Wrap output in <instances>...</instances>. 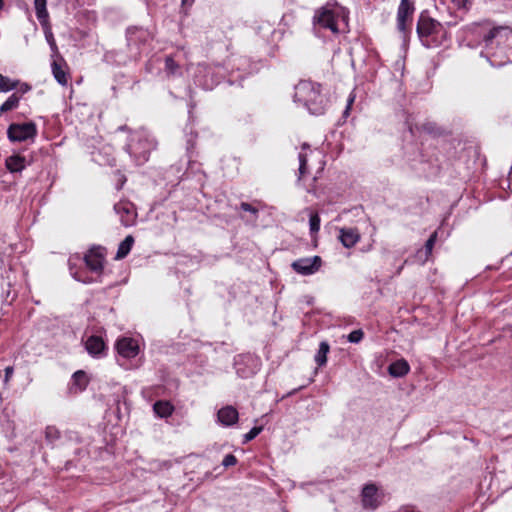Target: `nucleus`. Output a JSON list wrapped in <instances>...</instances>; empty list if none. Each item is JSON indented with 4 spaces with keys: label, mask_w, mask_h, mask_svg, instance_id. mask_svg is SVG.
Returning a JSON list of instances; mask_svg holds the SVG:
<instances>
[{
    "label": "nucleus",
    "mask_w": 512,
    "mask_h": 512,
    "mask_svg": "<svg viewBox=\"0 0 512 512\" xmlns=\"http://www.w3.org/2000/svg\"><path fill=\"white\" fill-rule=\"evenodd\" d=\"M52 72L59 84L63 86L67 85L69 77L65 72L63 66L57 61H53L52 63Z\"/></svg>",
    "instance_id": "obj_18"
},
{
    "label": "nucleus",
    "mask_w": 512,
    "mask_h": 512,
    "mask_svg": "<svg viewBox=\"0 0 512 512\" xmlns=\"http://www.w3.org/2000/svg\"><path fill=\"white\" fill-rule=\"evenodd\" d=\"M46 437L50 440L57 439L59 437L58 431L52 427H47L46 429Z\"/></svg>",
    "instance_id": "obj_31"
},
{
    "label": "nucleus",
    "mask_w": 512,
    "mask_h": 512,
    "mask_svg": "<svg viewBox=\"0 0 512 512\" xmlns=\"http://www.w3.org/2000/svg\"><path fill=\"white\" fill-rule=\"evenodd\" d=\"M353 101H354V98H353V97H350V98H349V100H348V106H347V109H346L345 113H347V112H348V110H349V108H350L351 104L353 103Z\"/></svg>",
    "instance_id": "obj_35"
},
{
    "label": "nucleus",
    "mask_w": 512,
    "mask_h": 512,
    "mask_svg": "<svg viewBox=\"0 0 512 512\" xmlns=\"http://www.w3.org/2000/svg\"><path fill=\"white\" fill-rule=\"evenodd\" d=\"M19 84H20L19 81L12 80V79L0 74V92H8L13 89H18ZM29 89H30V87L27 84H22L19 88V90L22 93L28 92Z\"/></svg>",
    "instance_id": "obj_14"
},
{
    "label": "nucleus",
    "mask_w": 512,
    "mask_h": 512,
    "mask_svg": "<svg viewBox=\"0 0 512 512\" xmlns=\"http://www.w3.org/2000/svg\"><path fill=\"white\" fill-rule=\"evenodd\" d=\"M236 463H237L236 457L234 455H232V454H228L223 459L222 465L224 467H230V466L235 465Z\"/></svg>",
    "instance_id": "obj_29"
},
{
    "label": "nucleus",
    "mask_w": 512,
    "mask_h": 512,
    "mask_svg": "<svg viewBox=\"0 0 512 512\" xmlns=\"http://www.w3.org/2000/svg\"><path fill=\"white\" fill-rule=\"evenodd\" d=\"M339 233V240L346 248L355 246L361 238L357 228H340Z\"/></svg>",
    "instance_id": "obj_12"
},
{
    "label": "nucleus",
    "mask_w": 512,
    "mask_h": 512,
    "mask_svg": "<svg viewBox=\"0 0 512 512\" xmlns=\"http://www.w3.org/2000/svg\"><path fill=\"white\" fill-rule=\"evenodd\" d=\"M138 344L132 338H122L117 342L118 353L125 358H133L138 354Z\"/></svg>",
    "instance_id": "obj_11"
},
{
    "label": "nucleus",
    "mask_w": 512,
    "mask_h": 512,
    "mask_svg": "<svg viewBox=\"0 0 512 512\" xmlns=\"http://www.w3.org/2000/svg\"><path fill=\"white\" fill-rule=\"evenodd\" d=\"M496 39L498 45H512V30L508 27L493 28L485 37L484 41L489 44Z\"/></svg>",
    "instance_id": "obj_8"
},
{
    "label": "nucleus",
    "mask_w": 512,
    "mask_h": 512,
    "mask_svg": "<svg viewBox=\"0 0 512 512\" xmlns=\"http://www.w3.org/2000/svg\"><path fill=\"white\" fill-rule=\"evenodd\" d=\"M414 11L413 3L410 0H401L397 13V24L400 31L406 28V21Z\"/></svg>",
    "instance_id": "obj_10"
},
{
    "label": "nucleus",
    "mask_w": 512,
    "mask_h": 512,
    "mask_svg": "<svg viewBox=\"0 0 512 512\" xmlns=\"http://www.w3.org/2000/svg\"><path fill=\"white\" fill-rule=\"evenodd\" d=\"M7 136L11 142H22L32 138V122L10 124Z\"/></svg>",
    "instance_id": "obj_3"
},
{
    "label": "nucleus",
    "mask_w": 512,
    "mask_h": 512,
    "mask_svg": "<svg viewBox=\"0 0 512 512\" xmlns=\"http://www.w3.org/2000/svg\"><path fill=\"white\" fill-rule=\"evenodd\" d=\"M363 335L364 333L362 330H354L348 335V340L352 343H358L362 340Z\"/></svg>",
    "instance_id": "obj_27"
},
{
    "label": "nucleus",
    "mask_w": 512,
    "mask_h": 512,
    "mask_svg": "<svg viewBox=\"0 0 512 512\" xmlns=\"http://www.w3.org/2000/svg\"><path fill=\"white\" fill-rule=\"evenodd\" d=\"M73 382L82 391L88 384V377L84 371L79 370L73 374Z\"/></svg>",
    "instance_id": "obj_24"
},
{
    "label": "nucleus",
    "mask_w": 512,
    "mask_h": 512,
    "mask_svg": "<svg viewBox=\"0 0 512 512\" xmlns=\"http://www.w3.org/2000/svg\"><path fill=\"white\" fill-rule=\"evenodd\" d=\"M3 6V0H0V9L2 8Z\"/></svg>",
    "instance_id": "obj_36"
},
{
    "label": "nucleus",
    "mask_w": 512,
    "mask_h": 512,
    "mask_svg": "<svg viewBox=\"0 0 512 512\" xmlns=\"http://www.w3.org/2000/svg\"><path fill=\"white\" fill-rule=\"evenodd\" d=\"M452 2L459 8L465 7L467 0H452Z\"/></svg>",
    "instance_id": "obj_33"
},
{
    "label": "nucleus",
    "mask_w": 512,
    "mask_h": 512,
    "mask_svg": "<svg viewBox=\"0 0 512 512\" xmlns=\"http://www.w3.org/2000/svg\"><path fill=\"white\" fill-rule=\"evenodd\" d=\"M310 230L312 233H317L320 229V217L317 213L310 216L309 220Z\"/></svg>",
    "instance_id": "obj_25"
},
{
    "label": "nucleus",
    "mask_w": 512,
    "mask_h": 512,
    "mask_svg": "<svg viewBox=\"0 0 512 512\" xmlns=\"http://www.w3.org/2000/svg\"><path fill=\"white\" fill-rule=\"evenodd\" d=\"M34 6L36 8V14L37 18L39 19L43 30L45 37L49 44L54 47L55 46V40L53 37V33L51 30V25L48 20V12L46 9V0H34Z\"/></svg>",
    "instance_id": "obj_2"
},
{
    "label": "nucleus",
    "mask_w": 512,
    "mask_h": 512,
    "mask_svg": "<svg viewBox=\"0 0 512 512\" xmlns=\"http://www.w3.org/2000/svg\"><path fill=\"white\" fill-rule=\"evenodd\" d=\"M299 161H300V167H299L300 175H304L305 170H306V165H307L306 156L304 154H300Z\"/></svg>",
    "instance_id": "obj_30"
},
{
    "label": "nucleus",
    "mask_w": 512,
    "mask_h": 512,
    "mask_svg": "<svg viewBox=\"0 0 512 512\" xmlns=\"http://www.w3.org/2000/svg\"><path fill=\"white\" fill-rule=\"evenodd\" d=\"M153 409L160 417H168L173 412V406L167 401H157L154 404Z\"/></svg>",
    "instance_id": "obj_21"
},
{
    "label": "nucleus",
    "mask_w": 512,
    "mask_h": 512,
    "mask_svg": "<svg viewBox=\"0 0 512 512\" xmlns=\"http://www.w3.org/2000/svg\"><path fill=\"white\" fill-rule=\"evenodd\" d=\"M440 28L441 24L438 21L432 19L426 13H421L417 24V33L420 38H427L438 33Z\"/></svg>",
    "instance_id": "obj_4"
},
{
    "label": "nucleus",
    "mask_w": 512,
    "mask_h": 512,
    "mask_svg": "<svg viewBox=\"0 0 512 512\" xmlns=\"http://www.w3.org/2000/svg\"><path fill=\"white\" fill-rule=\"evenodd\" d=\"M105 254V249L100 246L91 248L84 258L86 265L90 270L101 273L103 270Z\"/></svg>",
    "instance_id": "obj_6"
},
{
    "label": "nucleus",
    "mask_w": 512,
    "mask_h": 512,
    "mask_svg": "<svg viewBox=\"0 0 512 512\" xmlns=\"http://www.w3.org/2000/svg\"><path fill=\"white\" fill-rule=\"evenodd\" d=\"M295 99L303 103L315 115L322 114L325 98L320 93V86L310 81H301L295 87Z\"/></svg>",
    "instance_id": "obj_1"
},
{
    "label": "nucleus",
    "mask_w": 512,
    "mask_h": 512,
    "mask_svg": "<svg viewBox=\"0 0 512 512\" xmlns=\"http://www.w3.org/2000/svg\"><path fill=\"white\" fill-rule=\"evenodd\" d=\"M388 371L394 377H402L409 372V365L405 360H398L389 366Z\"/></svg>",
    "instance_id": "obj_17"
},
{
    "label": "nucleus",
    "mask_w": 512,
    "mask_h": 512,
    "mask_svg": "<svg viewBox=\"0 0 512 512\" xmlns=\"http://www.w3.org/2000/svg\"><path fill=\"white\" fill-rule=\"evenodd\" d=\"M12 373H13V368L12 367H7L5 369V381H8V379L10 378Z\"/></svg>",
    "instance_id": "obj_34"
},
{
    "label": "nucleus",
    "mask_w": 512,
    "mask_h": 512,
    "mask_svg": "<svg viewBox=\"0 0 512 512\" xmlns=\"http://www.w3.org/2000/svg\"><path fill=\"white\" fill-rule=\"evenodd\" d=\"M6 167L12 173L20 172L26 167V160L20 154H14L6 159Z\"/></svg>",
    "instance_id": "obj_15"
},
{
    "label": "nucleus",
    "mask_w": 512,
    "mask_h": 512,
    "mask_svg": "<svg viewBox=\"0 0 512 512\" xmlns=\"http://www.w3.org/2000/svg\"><path fill=\"white\" fill-rule=\"evenodd\" d=\"M218 419L224 425H232L238 420V411L233 406H226L218 411Z\"/></svg>",
    "instance_id": "obj_13"
},
{
    "label": "nucleus",
    "mask_w": 512,
    "mask_h": 512,
    "mask_svg": "<svg viewBox=\"0 0 512 512\" xmlns=\"http://www.w3.org/2000/svg\"><path fill=\"white\" fill-rule=\"evenodd\" d=\"M241 209L244 210V211H248V212H251L253 214H257L258 213V209L253 207L251 204L249 203H246V202H242L241 205H240Z\"/></svg>",
    "instance_id": "obj_32"
},
{
    "label": "nucleus",
    "mask_w": 512,
    "mask_h": 512,
    "mask_svg": "<svg viewBox=\"0 0 512 512\" xmlns=\"http://www.w3.org/2000/svg\"><path fill=\"white\" fill-rule=\"evenodd\" d=\"M262 429V426L253 427L247 434L244 435V443L253 440L256 436H258L261 433Z\"/></svg>",
    "instance_id": "obj_26"
},
{
    "label": "nucleus",
    "mask_w": 512,
    "mask_h": 512,
    "mask_svg": "<svg viewBox=\"0 0 512 512\" xmlns=\"http://www.w3.org/2000/svg\"><path fill=\"white\" fill-rule=\"evenodd\" d=\"M329 345L326 342H321L319 346L318 353L315 356V361L319 366H322L327 361V354L329 352Z\"/></svg>",
    "instance_id": "obj_23"
},
{
    "label": "nucleus",
    "mask_w": 512,
    "mask_h": 512,
    "mask_svg": "<svg viewBox=\"0 0 512 512\" xmlns=\"http://www.w3.org/2000/svg\"><path fill=\"white\" fill-rule=\"evenodd\" d=\"M104 347V341L99 336H90L86 341V349L90 354H99Z\"/></svg>",
    "instance_id": "obj_16"
},
{
    "label": "nucleus",
    "mask_w": 512,
    "mask_h": 512,
    "mask_svg": "<svg viewBox=\"0 0 512 512\" xmlns=\"http://www.w3.org/2000/svg\"><path fill=\"white\" fill-rule=\"evenodd\" d=\"M20 97L17 93L12 94L1 106L0 113H5L15 109L18 106Z\"/></svg>",
    "instance_id": "obj_22"
},
{
    "label": "nucleus",
    "mask_w": 512,
    "mask_h": 512,
    "mask_svg": "<svg viewBox=\"0 0 512 512\" xmlns=\"http://www.w3.org/2000/svg\"><path fill=\"white\" fill-rule=\"evenodd\" d=\"M436 240H437V232L435 231L430 235L429 239L425 243V252L418 251L417 256L419 257V259L422 262H426L428 260L429 256L432 253V250H433Z\"/></svg>",
    "instance_id": "obj_19"
},
{
    "label": "nucleus",
    "mask_w": 512,
    "mask_h": 512,
    "mask_svg": "<svg viewBox=\"0 0 512 512\" xmlns=\"http://www.w3.org/2000/svg\"><path fill=\"white\" fill-rule=\"evenodd\" d=\"M165 66H166V70L171 74H174L176 72V70L179 68L178 64L173 60L172 57L166 58Z\"/></svg>",
    "instance_id": "obj_28"
},
{
    "label": "nucleus",
    "mask_w": 512,
    "mask_h": 512,
    "mask_svg": "<svg viewBox=\"0 0 512 512\" xmlns=\"http://www.w3.org/2000/svg\"><path fill=\"white\" fill-rule=\"evenodd\" d=\"M133 244H134V238H133V236L128 235V236H127V237H126V238H125V239L120 243V245H119V247H118V251H117V254H116V257H115V258H116V259H118V260H119V259H123V258H125V257L129 254V252H130V250H131V248H132Z\"/></svg>",
    "instance_id": "obj_20"
},
{
    "label": "nucleus",
    "mask_w": 512,
    "mask_h": 512,
    "mask_svg": "<svg viewBox=\"0 0 512 512\" xmlns=\"http://www.w3.org/2000/svg\"><path fill=\"white\" fill-rule=\"evenodd\" d=\"M362 502L365 508L375 509L380 504V495L374 484L366 485L362 490Z\"/></svg>",
    "instance_id": "obj_9"
},
{
    "label": "nucleus",
    "mask_w": 512,
    "mask_h": 512,
    "mask_svg": "<svg viewBox=\"0 0 512 512\" xmlns=\"http://www.w3.org/2000/svg\"><path fill=\"white\" fill-rule=\"evenodd\" d=\"M314 23L324 28L330 29L333 33H338V27L335 21L334 13L327 7L318 9L314 16Z\"/></svg>",
    "instance_id": "obj_7"
},
{
    "label": "nucleus",
    "mask_w": 512,
    "mask_h": 512,
    "mask_svg": "<svg viewBox=\"0 0 512 512\" xmlns=\"http://www.w3.org/2000/svg\"><path fill=\"white\" fill-rule=\"evenodd\" d=\"M182 1H183V3H186L188 0H182Z\"/></svg>",
    "instance_id": "obj_37"
},
{
    "label": "nucleus",
    "mask_w": 512,
    "mask_h": 512,
    "mask_svg": "<svg viewBox=\"0 0 512 512\" xmlns=\"http://www.w3.org/2000/svg\"><path fill=\"white\" fill-rule=\"evenodd\" d=\"M322 260L319 256L312 258H302L292 263V268L299 274L310 275L315 273L321 267Z\"/></svg>",
    "instance_id": "obj_5"
}]
</instances>
